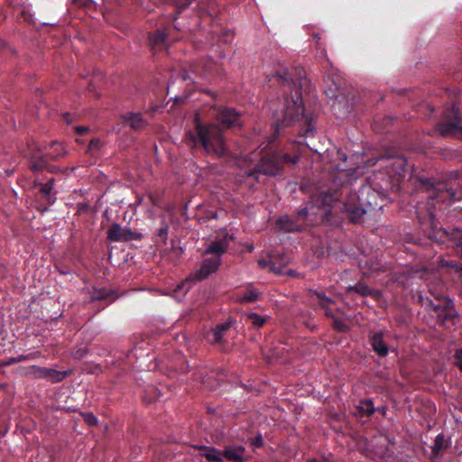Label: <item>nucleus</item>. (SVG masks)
<instances>
[{
  "label": "nucleus",
  "instance_id": "f257e3e1",
  "mask_svg": "<svg viewBox=\"0 0 462 462\" xmlns=\"http://www.w3.org/2000/svg\"><path fill=\"white\" fill-rule=\"evenodd\" d=\"M268 82L273 86L277 84L283 93L282 111L281 116L273 111L275 120L273 123V135L270 142H273L282 134L284 129L296 123L300 125L299 134L311 136L315 131L312 119L304 113L302 103L303 93H310V81L301 69H295L294 72L288 69L277 71L268 76Z\"/></svg>",
  "mask_w": 462,
  "mask_h": 462
},
{
  "label": "nucleus",
  "instance_id": "f03ea898",
  "mask_svg": "<svg viewBox=\"0 0 462 462\" xmlns=\"http://www.w3.org/2000/svg\"><path fill=\"white\" fill-rule=\"evenodd\" d=\"M383 193L365 180L353 178L346 171L337 173L331 187L320 193L321 205L329 207L328 214L340 209L352 223L361 221L368 208H381L378 200Z\"/></svg>",
  "mask_w": 462,
  "mask_h": 462
},
{
  "label": "nucleus",
  "instance_id": "7ed1b4c3",
  "mask_svg": "<svg viewBox=\"0 0 462 462\" xmlns=\"http://www.w3.org/2000/svg\"><path fill=\"white\" fill-rule=\"evenodd\" d=\"M189 145L202 149L208 155L222 158L229 153V149L220 125L215 123H203L196 115L194 130L186 134Z\"/></svg>",
  "mask_w": 462,
  "mask_h": 462
},
{
  "label": "nucleus",
  "instance_id": "20e7f679",
  "mask_svg": "<svg viewBox=\"0 0 462 462\" xmlns=\"http://www.w3.org/2000/svg\"><path fill=\"white\" fill-rule=\"evenodd\" d=\"M420 189L428 199L426 216L430 222L434 218L433 209L439 203H453L462 200V189H454L450 183L435 181L431 179L420 178Z\"/></svg>",
  "mask_w": 462,
  "mask_h": 462
},
{
  "label": "nucleus",
  "instance_id": "39448f33",
  "mask_svg": "<svg viewBox=\"0 0 462 462\" xmlns=\"http://www.w3.org/2000/svg\"><path fill=\"white\" fill-rule=\"evenodd\" d=\"M298 161V155L291 156L278 151L267 152L261 158L255 168L248 172V176L257 178L258 173L276 176L282 173L285 164L294 165Z\"/></svg>",
  "mask_w": 462,
  "mask_h": 462
},
{
  "label": "nucleus",
  "instance_id": "423d86ee",
  "mask_svg": "<svg viewBox=\"0 0 462 462\" xmlns=\"http://www.w3.org/2000/svg\"><path fill=\"white\" fill-rule=\"evenodd\" d=\"M310 295L315 297L318 301L319 309L324 311V315L332 319V328L337 332H346L349 328L348 326L339 318L335 315V312L338 314H344L340 308H334L336 301L326 295L323 291L310 290Z\"/></svg>",
  "mask_w": 462,
  "mask_h": 462
},
{
  "label": "nucleus",
  "instance_id": "0eeeda50",
  "mask_svg": "<svg viewBox=\"0 0 462 462\" xmlns=\"http://www.w3.org/2000/svg\"><path fill=\"white\" fill-rule=\"evenodd\" d=\"M436 130L441 136L462 135V115L456 106L447 108L444 120L437 125Z\"/></svg>",
  "mask_w": 462,
  "mask_h": 462
},
{
  "label": "nucleus",
  "instance_id": "6e6552de",
  "mask_svg": "<svg viewBox=\"0 0 462 462\" xmlns=\"http://www.w3.org/2000/svg\"><path fill=\"white\" fill-rule=\"evenodd\" d=\"M432 240L447 247H452L462 259V229L447 230L439 228L433 230L430 236Z\"/></svg>",
  "mask_w": 462,
  "mask_h": 462
},
{
  "label": "nucleus",
  "instance_id": "1a4fd4ad",
  "mask_svg": "<svg viewBox=\"0 0 462 462\" xmlns=\"http://www.w3.org/2000/svg\"><path fill=\"white\" fill-rule=\"evenodd\" d=\"M69 374V371H58L53 368H48L39 365H30L23 368V374L34 379L47 380L51 383L62 382Z\"/></svg>",
  "mask_w": 462,
  "mask_h": 462
},
{
  "label": "nucleus",
  "instance_id": "9d476101",
  "mask_svg": "<svg viewBox=\"0 0 462 462\" xmlns=\"http://www.w3.org/2000/svg\"><path fill=\"white\" fill-rule=\"evenodd\" d=\"M106 237L111 242H128L140 240L143 235L128 227H122L118 223H113L107 229Z\"/></svg>",
  "mask_w": 462,
  "mask_h": 462
},
{
  "label": "nucleus",
  "instance_id": "9b49d317",
  "mask_svg": "<svg viewBox=\"0 0 462 462\" xmlns=\"http://www.w3.org/2000/svg\"><path fill=\"white\" fill-rule=\"evenodd\" d=\"M241 114L234 108L220 107L216 115V120L225 128H240L243 125Z\"/></svg>",
  "mask_w": 462,
  "mask_h": 462
},
{
  "label": "nucleus",
  "instance_id": "f8f14e48",
  "mask_svg": "<svg viewBox=\"0 0 462 462\" xmlns=\"http://www.w3.org/2000/svg\"><path fill=\"white\" fill-rule=\"evenodd\" d=\"M263 291L258 290L253 283H247L236 292V301L240 304L254 303L260 300Z\"/></svg>",
  "mask_w": 462,
  "mask_h": 462
},
{
  "label": "nucleus",
  "instance_id": "ddd939ff",
  "mask_svg": "<svg viewBox=\"0 0 462 462\" xmlns=\"http://www.w3.org/2000/svg\"><path fill=\"white\" fill-rule=\"evenodd\" d=\"M231 328V321L227 320L223 323L217 324L216 327L208 330L204 335V339L210 345L224 344V335Z\"/></svg>",
  "mask_w": 462,
  "mask_h": 462
},
{
  "label": "nucleus",
  "instance_id": "4468645a",
  "mask_svg": "<svg viewBox=\"0 0 462 462\" xmlns=\"http://www.w3.org/2000/svg\"><path fill=\"white\" fill-rule=\"evenodd\" d=\"M221 263V259L217 256H212L206 258L202 261L200 268L194 273V279L197 281H202L208 275L215 273Z\"/></svg>",
  "mask_w": 462,
  "mask_h": 462
},
{
  "label": "nucleus",
  "instance_id": "2eb2a0df",
  "mask_svg": "<svg viewBox=\"0 0 462 462\" xmlns=\"http://www.w3.org/2000/svg\"><path fill=\"white\" fill-rule=\"evenodd\" d=\"M148 43L153 52L165 49L168 45V34L164 29H158L148 35Z\"/></svg>",
  "mask_w": 462,
  "mask_h": 462
},
{
  "label": "nucleus",
  "instance_id": "dca6fc26",
  "mask_svg": "<svg viewBox=\"0 0 462 462\" xmlns=\"http://www.w3.org/2000/svg\"><path fill=\"white\" fill-rule=\"evenodd\" d=\"M229 246L228 236L226 234L222 237H217L208 245L204 254H213L221 259V256L226 252Z\"/></svg>",
  "mask_w": 462,
  "mask_h": 462
},
{
  "label": "nucleus",
  "instance_id": "f3484780",
  "mask_svg": "<svg viewBox=\"0 0 462 462\" xmlns=\"http://www.w3.org/2000/svg\"><path fill=\"white\" fill-rule=\"evenodd\" d=\"M25 157L29 161V169L33 172L43 171L48 167V153L40 155L36 152H27Z\"/></svg>",
  "mask_w": 462,
  "mask_h": 462
},
{
  "label": "nucleus",
  "instance_id": "a211bd4d",
  "mask_svg": "<svg viewBox=\"0 0 462 462\" xmlns=\"http://www.w3.org/2000/svg\"><path fill=\"white\" fill-rule=\"evenodd\" d=\"M369 343L372 349L380 356L384 357L389 354L387 343L383 340V332H374L369 337Z\"/></svg>",
  "mask_w": 462,
  "mask_h": 462
},
{
  "label": "nucleus",
  "instance_id": "6ab92c4d",
  "mask_svg": "<svg viewBox=\"0 0 462 462\" xmlns=\"http://www.w3.org/2000/svg\"><path fill=\"white\" fill-rule=\"evenodd\" d=\"M276 226L279 230L285 232H296L302 228V223L299 222L294 216H282L277 222Z\"/></svg>",
  "mask_w": 462,
  "mask_h": 462
},
{
  "label": "nucleus",
  "instance_id": "aec40b11",
  "mask_svg": "<svg viewBox=\"0 0 462 462\" xmlns=\"http://www.w3.org/2000/svg\"><path fill=\"white\" fill-rule=\"evenodd\" d=\"M245 448L241 445L226 446L223 450V457L233 462H245L244 455Z\"/></svg>",
  "mask_w": 462,
  "mask_h": 462
},
{
  "label": "nucleus",
  "instance_id": "412c9836",
  "mask_svg": "<svg viewBox=\"0 0 462 462\" xmlns=\"http://www.w3.org/2000/svg\"><path fill=\"white\" fill-rule=\"evenodd\" d=\"M122 119L134 131L142 130L147 125L140 113L129 112L123 115Z\"/></svg>",
  "mask_w": 462,
  "mask_h": 462
},
{
  "label": "nucleus",
  "instance_id": "4be33fe9",
  "mask_svg": "<svg viewBox=\"0 0 462 462\" xmlns=\"http://www.w3.org/2000/svg\"><path fill=\"white\" fill-rule=\"evenodd\" d=\"M450 445V442L445 439L444 434L439 433L434 439V444L431 447L430 458H436L439 457L443 450L447 449Z\"/></svg>",
  "mask_w": 462,
  "mask_h": 462
},
{
  "label": "nucleus",
  "instance_id": "5701e85b",
  "mask_svg": "<svg viewBox=\"0 0 462 462\" xmlns=\"http://www.w3.org/2000/svg\"><path fill=\"white\" fill-rule=\"evenodd\" d=\"M34 186L40 187V193L42 195V197L44 198V199L47 201L48 204L52 205L55 202L56 198L51 195V190L54 186V179L53 178L50 179L45 183L35 182Z\"/></svg>",
  "mask_w": 462,
  "mask_h": 462
},
{
  "label": "nucleus",
  "instance_id": "b1692460",
  "mask_svg": "<svg viewBox=\"0 0 462 462\" xmlns=\"http://www.w3.org/2000/svg\"><path fill=\"white\" fill-rule=\"evenodd\" d=\"M202 451L201 455L209 462H222L223 459L218 450L211 446H199L197 448Z\"/></svg>",
  "mask_w": 462,
  "mask_h": 462
},
{
  "label": "nucleus",
  "instance_id": "393cba45",
  "mask_svg": "<svg viewBox=\"0 0 462 462\" xmlns=\"http://www.w3.org/2000/svg\"><path fill=\"white\" fill-rule=\"evenodd\" d=\"M346 290L348 292L355 291L362 296L377 297L380 294L378 291L370 289L365 283L361 282L353 286H348Z\"/></svg>",
  "mask_w": 462,
  "mask_h": 462
},
{
  "label": "nucleus",
  "instance_id": "a878e982",
  "mask_svg": "<svg viewBox=\"0 0 462 462\" xmlns=\"http://www.w3.org/2000/svg\"><path fill=\"white\" fill-rule=\"evenodd\" d=\"M50 150L51 152H48V157L51 161H56L60 157L65 156L67 153L63 144L57 141H53L50 143Z\"/></svg>",
  "mask_w": 462,
  "mask_h": 462
},
{
  "label": "nucleus",
  "instance_id": "bb28decb",
  "mask_svg": "<svg viewBox=\"0 0 462 462\" xmlns=\"http://www.w3.org/2000/svg\"><path fill=\"white\" fill-rule=\"evenodd\" d=\"M276 263H276L274 257H272V255L270 256L269 260H265V259L258 260V264L261 268H263V269L268 268L271 272H273L274 273L282 274V266H276Z\"/></svg>",
  "mask_w": 462,
  "mask_h": 462
},
{
  "label": "nucleus",
  "instance_id": "cd10ccee",
  "mask_svg": "<svg viewBox=\"0 0 462 462\" xmlns=\"http://www.w3.org/2000/svg\"><path fill=\"white\" fill-rule=\"evenodd\" d=\"M358 409L362 415L371 416L374 413V407L371 399L361 400Z\"/></svg>",
  "mask_w": 462,
  "mask_h": 462
},
{
  "label": "nucleus",
  "instance_id": "c85d7f7f",
  "mask_svg": "<svg viewBox=\"0 0 462 462\" xmlns=\"http://www.w3.org/2000/svg\"><path fill=\"white\" fill-rule=\"evenodd\" d=\"M246 319L250 321L254 328H260L266 323V318L255 312H250L246 316Z\"/></svg>",
  "mask_w": 462,
  "mask_h": 462
},
{
  "label": "nucleus",
  "instance_id": "c756f323",
  "mask_svg": "<svg viewBox=\"0 0 462 462\" xmlns=\"http://www.w3.org/2000/svg\"><path fill=\"white\" fill-rule=\"evenodd\" d=\"M439 324L444 325L447 321L459 318V313L455 310L444 311L438 315Z\"/></svg>",
  "mask_w": 462,
  "mask_h": 462
},
{
  "label": "nucleus",
  "instance_id": "7c9ffc66",
  "mask_svg": "<svg viewBox=\"0 0 462 462\" xmlns=\"http://www.w3.org/2000/svg\"><path fill=\"white\" fill-rule=\"evenodd\" d=\"M439 300H440L441 312L456 310L455 303H454L453 300H451L450 298L442 296V297L439 298Z\"/></svg>",
  "mask_w": 462,
  "mask_h": 462
},
{
  "label": "nucleus",
  "instance_id": "2f4dec72",
  "mask_svg": "<svg viewBox=\"0 0 462 462\" xmlns=\"http://www.w3.org/2000/svg\"><path fill=\"white\" fill-rule=\"evenodd\" d=\"M112 295L111 291H107L104 289L95 290L91 295L92 301L104 300Z\"/></svg>",
  "mask_w": 462,
  "mask_h": 462
},
{
  "label": "nucleus",
  "instance_id": "473e14b6",
  "mask_svg": "<svg viewBox=\"0 0 462 462\" xmlns=\"http://www.w3.org/2000/svg\"><path fill=\"white\" fill-rule=\"evenodd\" d=\"M42 357V354L41 351H34L31 352L27 355H19L18 359H20L21 362L30 361V360H35Z\"/></svg>",
  "mask_w": 462,
  "mask_h": 462
},
{
  "label": "nucleus",
  "instance_id": "72a5a7b5",
  "mask_svg": "<svg viewBox=\"0 0 462 462\" xmlns=\"http://www.w3.org/2000/svg\"><path fill=\"white\" fill-rule=\"evenodd\" d=\"M84 422L88 426H96L98 422L97 418L92 412H81Z\"/></svg>",
  "mask_w": 462,
  "mask_h": 462
},
{
  "label": "nucleus",
  "instance_id": "f704fd0d",
  "mask_svg": "<svg viewBox=\"0 0 462 462\" xmlns=\"http://www.w3.org/2000/svg\"><path fill=\"white\" fill-rule=\"evenodd\" d=\"M308 214H309V209L307 207H301L298 209L296 215L294 216L296 217V219L299 221V222H301L302 223V226H304L305 224V220L308 217Z\"/></svg>",
  "mask_w": 462,
  "mask_h": 462
},
{
  "label": "nucleus",
  "instance_id": "c9c22d12",
  "mask_svg": "<svg viewBox=\"0 0 462 462\" xmlns=\"http://www.w3.org/2000/svg\"><path fill=\"white\" fill-rule=\"evenodd\" d=\"M272 257H274L276 261V266H282V273L283 272V268L288 264L289 263V257L285 254H273Z\"/></svg>",
  "mask_w": 462,
  "mask_h": 462
},
{
  "label": "nucleus",
  "instance_id": "e433bc0d",
  "mask_svg": "<svg viewBox=\"0 0 462 462\" xmlns=\"http://www.w3.org/2000/svg\"><path fill=\"white\" fill-rule=\"evenodd\" d=\"M102 146V143L99 139H92L89 142L88 147V152L89 154H93L96 152H97Z\"/></svg>",
  "mask_w": 462,
  "mask_h": 462
},
{
  "label": "nucleus",
  "instance_id": "4c0bfd02",
  "mask_svg": "<svg viewBox=\"0 0 462 462\" xmlns=\"http://www.w3.org/2000/svg\"><path fill=\"white\" fill-rule=\"evenodd\" d=\"M453 274L462 284V264L459 263L450 264Z\"/></svg>",
  "mask_w": 462,
  "mask_h": 462
},
{
  "label": "nucleus",
  "instance_id": "58836bf2",
  "mask_svg": "<svg viewBox=\"0 0 462 462\" xmlns=\"http://www.w3.org/2000/svg\"><path fill=\"white\" fill-rule=\"evenodd\" d=\"M251 445L254 448H260L263 446V439L262 434H257L254 438L251 439Z\"/></svg>",
  "mask_w": 462,
  "mask_h": 462
},
{
  "label": "nucleus",
  "instance_id": "ea45409f",
  "mask_svg": "<svg viewBox=\"0 0 462 462\" xmlns=\"http://www.w3.org/2000/svg\"><path fill=\"white\" fill-rule=\"evenodd\" d=\"M454 358L456 359V366L462 372V347L456 349Z\"/></svg>",
  "mask_w": 462,
  "mask_h": 462
},
{
  "label": "nucleus",
  "instance_id": "a19ab883",
  "mask_svg": "<svg viewBox=\"0 0 462 462\" xmlns=\"http://www.w3.org/2000/svg\"><path fill=\"white\" fill-rule=\"evenodd\" d=\"M169 226L168 225H163L162 227L158 229L157 236L165 243L168 237Z\"/></svg>",
  "mask_w": 462,
  "mask_h": 462
},
{
  "label": "nucleus",
  "instance_id": "79ce46f5",
  "mask_svg": "<svg viewBox=\"0 0 462 462\" xmlns=\"http://www.w3.org/2000/svg\"><path fill=\"white\" fill-rule=\"evenodd\" d=\"M17 363H20V359H18V356L9 357L6 361L0 360L1 368L5 367V366H9V365H14Z\"/></svg>",
  "mask_w": 462,
  "mask_h": 462
},
{
  "label": "nucleus",
  "instance_id": "37998d69",
  "mask_svg": "<svg viewBox=\"0 0 462 462\" xmlns=\"http://www.w3.org/2000/svg\"><path fill=\"white\" fill-rule=\"evenodd\" d=\"M303 324L311 330L316 328V324L311 317H310L307 320H304Z\"/></svg>",
  "mask_w": 462,
  "mask_h": 462
},
{
  "label": "nucleus",
  "instance_id": "c03bdc74",
  "mask_svg": "<svg viewBox=\"0 0 462 462\" xmlns=\"http://www.w3.org/2000/svg\"><path fill=\"white\" fill-rule=\"evenodd\" d=\"M181 78L183 80H191L192 82H195V78L191 77L189 72L186 69H183L181 71Z\"/></svg>",
  "mask_w": 462,
  "mask_h": 462
},
{
  "label": "nucleus",
  "instance_id": "a18cd8bd",
  "mask_svg": "<svg viewBox=\"0 0 462 462\" xmlns=\"http://www.w3.org/2000/svg\"><path fill=\"white\" fill-rule=\"evenodd\" d=\"M88 132V127H86V126H77L75 128V133L79 135L85 134Z\"/></svg>",
  "mask_w": 462,
  "mask_h": 462
},
{
  "label": "nucleus",
  "instance_id": "49530a36",
  "mask_svg": "<svg viewBox=\"0 0 462 462\" xmlns=\"http://www.w3.org/2000/svg\"><path fill=\"white\" fill-rule=\"evenodd\" d=\"M430 305L431 306V308L433 309V310L435 312H438L439 314L442 313L441 312V305H440V303L435 304V303H433L432 300H430Z\"/></svg>",
  "mask_w": 462,
  "mask_h": 462
},
{
  "label": "nucleus",
  "instance_id": "de8ad7c7",
  "mask_svg": "<svg viewBox=\"0 0 462 462\" xmlns=\"http://www.w3.org/2000/svg\"><path fill=\"white\" fill-rule=\"evenodd\" d=\"M333 85H334V88L331 87L329 88V91L331 92L332 97H336L335 90H337L339 88L340 84L336 81H333Z\"/></svg>",
  "mask_w": 462,
  "mask_h": 462
},
{
  "label": "nucleus",
  "instance_id": "09e8293b",
  "mask_svg": "<svg viewBox=\"0 0 462 462\" xmlns=\"http://www.w3.org/2000/svg\"><path fill=\"white\" fill-rule=\"evenodd\" d=\"M405 165H406V161L404 159L398 160V167L400 168L401 171H404Z\"/></svg>",
  "mask_w": 462,
  "mask_h": 462
},
{
  "label": "nucleus",
  "instance_id": "8fccbe9b",
  "mask_svg": "<svg viewBox=\"0 0 462 462\" xmlns=\"http://www.w3.org/2000/svg\"><path fill=\"white\" fill-rule=\"evenodd\" d=\"M157 397V395H154L153 397H148L147 395H145L143 396V401L146 402L147 403H150L152 401H154Z\"/></svg>",
  "mask_w": 462,
  "mask_h": 462
},
{
  "label": "nucleus",
  "instance_id": "3c124183",
  "mask_svg": "<svg viewBox=\"0 0 462 462\" xmlns=\"http://www.w3.org/2000/svg\"><path fill=\"white\" fill-rule=\"evenodd\" d=\"M46 170H47L48 171L51 172V173H54V172H56V171H58V167H56V166H52V165H50V164L48 163V167H47V169H46Z\"/></svg>",
  "mask_w": 462,
  "mask_h": 462
},
{
  "label": "nucleus",
  "instance_id": "603ef678",
  "mask_svg": "<svg viewBox=\"0 0 462 462\" xmlns=\"http://www.w3.org/2000/svg\"><path fill=\"white\" fill-rule=\"evenodd\" d=\"M94 89H95L94 82H93V79H91V81L88 87V90L91 92V91H94Z\"/></svg>",
  "mask_w": 462,
  "mask_h": 462
},
{
  "label": "nucleus",
  "instance_id": "864d4df0",
  "mask_svg": "<svg viewBox=\"0 0 462 462\" xmlns=\"http://www.w3.org/2000/svg\"><path fill=\"white\" fill-rule=\"evenodd\" d=\"M32 145H36V144H35V143H32ZM28 146H29V150H30V152H38V151L40 150L38 146H35V150H32V148L31 147V144H30V143L28 144Z\"/></svg>",
  "mask_w": 462,
  "mask_h": 462
},
{
  "label": "nucleus",
  "instance_id": "5fc2aeb1",
  "mask_svg": "<svg viewBox=\"0 0 462 462\" xmlns=\"http://www.w3.org/2000/svg\"><path fill=\"white\" fill-rule=\"evenodd\" d=\"M416 214H417V217L419 218L420 221H421L423 218H425V217L421 216V213L418 209L416 210Z\"/></svg>",
  "mask_w": 462,
  "mask_h": 462
},
{
  "label": "nucleus",
  "instance_id": "6e6d98bb",
  "mask_svg": "<svg viewBox=\"0 0 462 462\" xmlns=\"http://www.w3.org/2000/svg\"><path fill=\"white\" fill-rule=\"evenodd\" d=\"M190 5V0H186V3L182 5V8H186Z\"/></svg>",
  "mask_w": 462,
  "mask_h": 462
},
{
  "label": "nucleus",
  "instance_id": "4d7b16f0",
  "mask_svg": "<svg viewBox=\"0 0 462 462\" xmlns=\"http://www.w3.org/2000/svg\"><path fill=\"white\" fill-rule=\"evenodd\" d=\"M191 69H192V73H198V71H197V66H196V65H192V66H191Z\"/></svg>",
  "mask_w": 462,
  "mask_h": 462
},
{
  "label": "nucleus",
  "instance_id": "13d9d810",
  "mask_svg": "<svg viewBox=\"0 0 462 462\" xmlns=\"http://www.w3.org/2000/svg\"><path fill=\"white\" fill-rule=\"evenodd\" d=\"M288 274L290 276H294V275H296V273L294 271H292V270H290V271H288Z\"/></svg>",
  "mask_w": 462,
  "mask_h": 462
},
{
  "label": "nucleus",
  "instance_id": "bf43d9fd",
  "mask_svg": "<svg viewBox=\"0 0 462 462\" xmlns=\"http://www.w3.org/2000/svg\"><path fill=\"white\" fill-rule=\"evenodd\" d=\"M384 120L386 121L387 124H392V118L391 117H386L384 118Z\"/></svg>",
  "mask_w": 462,
  "mask_h": 462
},
{
  "label": "nucleus",
  "instance_id": "052dcab7",
  "mask_svg": "<svg viewBox=\"0 0 462 462\" xmlns=\"http://www.w3.org/2000/svg\"><path fill=\"white\" fill-rule=\"evenodd\" d=\"M207 381H208V378L204 377V378L202 379V383H203L204 385H206V384H207Z\"/></svg>",
  "mask_w": 462,
  "mask_h": 462
},
{
  "label": "nucleus",
  "instance_id": "680f3d73",
  "mask_svg": "<svg viewBox=\"0 0 462 462\" xmlns=\"http://www.w3.org/2000/svg\"><path fill=\"white\" fill-rule=\"evenodd\" d=\"M5 388V384L0 383V390H4Z\"/></svg>",
  "mask_w": 462,
  "mask_h": 462
},
{
  "label": "nucleus",
  "instance_id": "e2e57ef3",
  "mask_svg": "<svg viewBox=\"0 0 462 462\" xmlns=\"http://www.w3.org/2000/svg\"><path fill=\"white\" fill-rule=\"evenodd\" d=\"M215 14H216V12H215V11H214V12H209V13H208V14H209L210 16H213Z\"/></svg>",
  "mask_w": 462,
  "mask_h": 462
},
{
  "label": "nucleus",
  "instance_id": "0e129e2a",
  "mask_svg": "<svg viewBox=\"0 0 462 462\" xmlns=\"http://www.w3.org/2000/svg\"><path fill=\"white\" fill-rule=\"evenodd\" d=\"M248 250L251 252L253 250V246L251 245L250 247H248Z\"/></svg>",
  "mask_w": 462,
  "mask_h": 462
},
{
  "label": "nucleus",
  "instance_id": "69168bd1",
  "mask_svg": "<svg viewBox=\"0 0 462 462\" xmlns=\"http://www.w3.org/2000/svg\"><path fill=\"white\" fill-rule=\"evenodd\" d=\"M316 39L319 40L320 38L317 35L314 36Z\"/></svg>",
  "mask_w": 462,
  "mask_h": 462
},
{
  "label": "nucleus",
  "instance_id": "338daca9",
  "mask_svg": "<svg viewBox=\"0 0 462 462\" xmlns=\"http://www.w3.org/2000/svg\"><path fill=\"white\" fill-rule=\"evenodd\" d=\"M460 185H461V182L458 180L457 186L460 187Z\"/></svg>",
  "mask_w": 462,
  "mask_h": 462
}]
</instances>
